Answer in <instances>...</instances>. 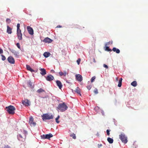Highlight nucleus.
I'll use <instances>...</instances> for the list:
<instances>
[{
	"label": "nucleus",
	"instance_id": "a878e982",
	"mask_svg": "<svg viewBox=\"0 0 148 148\" xmlns=\"http://www.w3.org/2000/svg\"><path fill=\"white\" fill-rule=\"evenodd\" d=\"M131 85L134 87H136L137 85V83L136 81H134L131 83Z\"/></svg>",
	"mask_w": 148,
	"mask_h": 148
},
{
	"label": "nucleus",
	"instance_id": "9b49d317",
	"mask_svg": "<svg viewBox=\"0 0 148 148\" xmlns=\"http://www.w3.org/2000/svg\"><path fill=\"white\" fill-rule=\"evenodd\" d=\"M76 79L78 81L81 82L82 80V77L80 74H77L75 75Z\"/></svg>",
	"mask_w": 148,
	"mask_h": 148
},
{
	"label": "nucleus",
	"instance_id": "f03ea898",
	"mask_svg": "<svg viewBox=\"0 0 148 148\" xmlns=\"http://www.w3.org/2000/svg\"><path fill=\"white\" fill-rule=\"evenodd\" d=\"M6 109L7 112L10 114H13L15 113L16 109L14 106L10 105L8 107H6Z\"/></svg>",
	"mask_w": 148,
	"mask_h": 148
},
{
	"label": "nucleus",
	"instance_id": "0eeeda50",
	"mask_svg": "<svg viewBox=\"0 0 148 148\" xmlns=\"http://www.w3.org/2000/svg\"><path fill=\"white\" fill-rule=\"evenodd\" d=\"M17 34L18 37V38L20 40H21L22 39V34L21 32V30H17Z\"/></svg>",
	"mask_w": 148,
	"mask_h": 148
},
{
	"label": "nucleus",
	"instance_id": "aec40b11",
	"mask_svg": "<svg viewBox=\"0 0 148 148\" xmlns=\"http://www.w3.org/2000/svg\"><path fill=\"white\" fill-rule=\"evenodd\" d=\"M7 32L9 34H11L12 33V28L9 27L8 26H7Z\"/></svg>",
	"mask_w": 148,
	"mask_h": 148
},
{
	"label": "nucleus",
	"instance_id": "7c9ffc66",
	"mask_svg": "<svg viewBox=\"0 0 148 148\" xmlns=\"http://www.w3.org/2000/svg\"><path fill=\"white\" fill-rule=\"evenodd\" d=\"M60 116L59 115H58V117H56V122L58 123H59L60 122V121H59L58 120L60 118Z\"/></svg>",
	"mask_w": 148,
	"mask_h": 148
},
{
	"label": "nucleus",
	"instance_id": "cd10ccee",
	"mask_svg": "<svg viewBox=\"0 0 148 148\" xmlns=\"http://www.w3.org/2000/svg\"><path fill=\"white\" fill-rule=\"evenodd\" d=\"M27 85L29 87H30L31 88L33 87L32 85V83L30 81H29L27 82Z\"/></svg>",
	"mask_w": 148,
	"mask_h": 148
},
{
	"label": "nucleus",
	"instance_id": "3c124183",
	"mask_svg": "<svg viewBox=\"0 0 148 148\" xmlns=\"http://www.w3.org/2000/svg\"><path fill=\"white\" fill-rule=\"evenodd\" d=\"M116 81H117L118 80V77H117V78H116Z\"/></svg>",
	"mask_w": 148,
	"mask_h": 148
},
{
	"label": "nucleus",
	"instance_id": "4468645a",
	"mask_svg": "<svg viewBox=\"0 0 148 148\" xmlns=\"http://www.w3.org/2000/svg\"><path fill=\"white\" fill-rule=\"evenodd\" d=\"M52 41V40L50 39V38L47 37L45 38L44 40H43V41L44 42H47L48 43H51V42Z\"/></svg>",
	"mask_w": 148,
	"mask_h": 148
},
{
	"label": "nucleus",
	"instance_id": "4c0bfd02",
	"mask_svg": "<svg viewBox=\"0 0 148 148\" xmlns=\"http://www.w3.org/2000/svg\"><path fill=\"white\" fill-rule=\"evenodd\" d=\"M1 56H2V60L4 61V60H5V59H6V58H5V56L4 55H1Z\"/></svg>",
	"mask_w": 148,
	"mask_h": 148
},
{
	"label": "nucleus",
	"instance_id": "1a4fd4ad",
	"mask_svg": "<svg viewBox=\"0 0 148 148\" xmlns=\"http://www.w3.org/2000/svg\"><path fill=\"white\" fill-rule=\"evenodd\" d=\"M7 60L8 62L11 64H14L15 63V60L14 58L12 56H9Z\"/></svg>",
	"mask_w": 148,
	"mask_h": 148
},
{
	"label": "nucleus",
	"instance_id": "9d476101",
	"mask_svg": "<svg viewBox=\"0 0 148 148\" xmlns=\"http://www.w3.org/2000/svg\"><path fill=\"white\" fill-rule=\"evenodd\" d=\"M27 29L30 34L33 35L34 34V30L32 28L29 26H28L27 27Z\"/></svg>",
	"mask_w": 148,
	"mask_h": 148
},
{
	"label": "nucleus",
	"instance_id": "473e14b6",
	"mask_svg": "<svg viewBox=\"0 0 148 148\" xmlns=\"http://www.w3.org/2000/svg\"><path fill=\"white\" fill-rule=\"evenodd\" d=\"M96 78L95 76L93 77L91 79V82H92L94 81L95 79Z\"/></svg>",
	"mask_w": 148,
	"mask_h": 148
},
{
	"label": "nucleus",
	"instance_id": "09e8293b",
	"mask_svg": "<svg viewBox=\"0 0 148 148\" xmlns=\"http://www.w3.org/2000/svg\"><path fill=\"white\" fill-rule=\"evenodd\" d=\"M51 72L52 73H54L55 72V71L54 70H51Z\"/></svg>",
	"mask_w": 148,
	"mask_h": 148
},
{
	"label": "nucleus",
	"instance_id": "5701e85b",
	"mask_svg": "<svg viewBox=\"0 0 148 148\" xmlns=\"http://www.w3.org/2000/svg\"><path fill=\"white\" fill-rule=\"evenodd\" d=\"M112 50L113 51L117 53H119L120 52V50L119 49H117L115 47L113 48Z\"/></svg>",
	"mask_w": 148,
	"mask_h": 148
},
{
	"label": "nucleus",
	"instance_id": "c03bdc74",
	"mask_svg": "<svg viewBox=\"0 0 148 148\" xmlns=\"http://www.w3.org/2000/svg\"><path fill=\"white\" fill-rule=\"evenodd\" d=\"M3 53V50L0 48V54L2 53Z\"/></svg>",
	"mask_w": 148,
	"mask_h": 148
},
{
	"label": "nucleus",
	"instance_id": "ea45409f",
	"mask_svg": "<svg viewBox=\"0 0 148 148\" xmlns=\"http://www.w3.org/2000/svg\"><path fill=\"white\" fill-rule=\"evenodd\" d=\"M80 61H81V59L80 58L78 59L77 60V62L78 65H79V64Z\"/></svg>",
	"mask_w": 148,
	"mask_h": 148
},
{
	"label": "nucleus",
	"instance_id": "72a5a7b5",
	"mask_svg": "<svg viewBox=\"0 0 148 148\" xmlns=\"http://www.w3.org/2000/svg\"><path fill=\"white\" fill-rule=\"evenodd\" d=\"M94 93L95 94H97L98 93V90L97 88H95L94 90Z\"/></svg>",
	"mask_w": 148,
	"mask_h": 148
},
{
	"label": "nucleus",
	"instance_id": "6e6552de",
	"mask_svg": "<svg viewBox=\"0 0 148 148\" xmlns=\"http://www.w3.org/2000/svg\"><path fill=\"white\" fill-rule=\"evenodd\" d=\"M22 103L26 106H28L30 105V102L27 99H25L22 101Z\"/></svg>",
	"mask_w": 148,
	"mask_h": 148
},
{
	"label": "nucleus",
	"instance_id": "2f4dec72",
	"mask_svg": "<svg viewBox=\"0 0 148 148\" xmlns=\"http://www.w3.org/2000/svg\"><path fill=\"white\" fill-rule=\"evenodd\" d=\"M87 88L89 90H90L91 88L92 85L90 84L87 85L86 86Z\"/></svg>",
	"mask_w": 148,
	"mask_h": 148
},
{
	"label": "nucleus",
	"instance_id": "de8ad7c7",
	"mask_svg": "<svg viewBox=\"0 0 148 148\" xmlns=\"http://www.w3.org/2000/svg\"><path fill=\"white\" fill-rule=\"evenodd\" d=\"M93 61L94 62H96V61H95V58H93Z\"/></svg>",
	"mask_w": 148,
	"mask_h": 148
},
{
	"label": "nucleus",
	"instance_id": "58836bf2",
	"mask_svg": "<svg viewBox=\"0 0 148 148\" xmlns=\"http://www.w3.org/2000/svg\"><path fill=\"white\" fill-rule=\"evenodd\" d=\"M6 21L8 23H9L11 22V20L9 18H7L6 20Z\"/></svg>",
	"mask_w": 148,
	"mask_h": 148
},
{
	"label": "nucleus",
	"instance_id": "49530a36",
	"mask_svg": "<svg viewBox=\"0 0 148 148\" xmlns=\"http://www.w3.org/2000/svg\"><path fill=\"white\" fill-rule=\"evenodd\" d=\"M62 27V26H61V25H58L56 27H57V28H61V27Z\"/></svg>",
	"mask_w": 148,
	"mask_h": 148
},
{
	"label": "nucleus",
	"instance_id": "39448f33",
	"mask_svg": "<svg viewBox=\"0 0 148 148\" xmlns=\"http://www.w3.org/2000/svg\"><path fill=\"white\" fill-rule=\"evenodd\" d=\"M119 137L120 139L123 143L125 144L127 143V137L125 136L124 133H121V134L119 135Z\"/></svg>",
	"mask_w": 148,
	"mask_h": 148
},
{
	"label": "nucleus",
	"instance_id": "423d86ee",
	"mask_svg": "<svg viewBox=\"0 0 148 148\" xmlns=\"http://www.w3.org/2000/svg\"><path fill=\"white\" fill-rule=\"evenodd\" d=\"M29 123L31 126H34L36 125V123L34 122V118L32 116L29 118Z\"/></svg>",
	"mask_w": 148,
	"mask_h": 148
},
{
	"label": "nucleus",
	"instance_id": "7ed1b4c3",
	"mask_svg": "<svg viewBox=\"0 0 148 148\" xmlns=\"http://www.w3.org/2000/svg\"><path fill=\"white\" fill-rule=\"evenodd\" d=\"M27 134V132L25 131H24L23 133L22 134H18L17 136L18 139L19 140L23 141L25 140L26 138V135Z\"/></svg>",
	"mask_w": 148,
	"mask_h": 148
},
{
	"label": "nucleus",
	"instance_id": "bb28decb",
	"mask_svg": "<svg viewBox=\"0 0 148 148\" xmlns=\"http://www.w3.org/2000/svg\"><path fill=\"white\" fill-rule=\"evenodd\" d=\"M45 90L41 88H40L39 89L37 90V92L38 93H40L43 92H45Z\"/></svg>",
	"mask_w": 148,
	"mask_h": 148
},
{
	"label": "nucleus",
	"instance_id": "f257e3e1",
	"mask_svg": "<svg viewBox=\"0 0 148 148\" xmlns=\"http://www.w3.org/2000/svg\"><path fill=\"white\" fill-rule=\"evenodd\" d=\"M68 108V107L64 102L59 104L57 108V110L59 111L63 112L66 110Z\"/></svg>",
	"mask_w": 148,
	"mask_h": 148
},
{
	"label": "nucleus",
	"instance_id": "393cba45",
	"mask_svg": "<svg viewBox=\"0 0 148 148\" xmlns=\"http://www.w3.org/2000/svg\"><path fill=\"white\" fill-rule=\"evenodd\" d=\"M123 79L122 78H121L119 80V84H118V86L119 87H120L122 85V82Z\"/></svg>",
	"mask_w": 148,
	"mask_h": 148
},
{
	"label": "nucleus",
	"instance_id": "37998d69",
	"mask_svg": "<svg viewBox=\"0 0 148 148\" xmlns=\"http://www.w3.org/2000/svg\"><path fill=\"white\" fill-rule=\"evenodd\" d=\"M102 145L101 144H98V147L99 148L100 147L102 146Z\"/></svg>",
	"mask_w": 148,
	"mask_h": 148
},
{
	"label": "nucleus",
	"instance_id": "8fccbe9b",
	"mask_svg": "<svg viewBox=\"0 0 148 148\" xmlns=\"http://www.w3.org/2000/svg\"><path fill=\"white\" fill-rule=\"evenodd\" d=\"M66 82L69 83V84H70V82H69L68 81H66Z\"/></svg>",
	"mask_w": 148,
	"mask_h": 148
},
{
	"label": "nucleus",
	"instance_id": "dca6fc26",
	"mask_svg": "<svg viewBox=\"0 0 148 148\" xmlns=\"http://www.w3.org/2000/svg\"><path fill=\"white\" fill-rule=\"evenodd\" d=\"M68 73L66 71H64V72L63 73L62 72H59V74L61 76H66V75L68 74Z\"/></svg>",
	"mask_w": 148,
	"mask_h": 148
},
{
	"label": "nucleus",
	"instance_id": "f3484780",
	"mask_svg": "<svg viewBox=\"0 0 148 148\" xmlns=\"http://www.w3.org/2000/svg\"><path fill=\"white\" fill-rule=\"evenodd\" d=\"M110 43V42H107L105 45V46H106V48L105 49V50L106 51H111L112 50L110 49L109 48V47H106L107 45H108Z\"/></svg>",
	"mask_w": 148,
	"mask_h": 148
},
{
	"label": "nucleus",
	"instance_id": "a18cd8bd",
	"mask_svg": "<svg viewBox=\"0 0 148 148\" xmlns=\"http://www.w3.org/2000/svg\"><path fill=\"white\" fill-rule=\"evenodd\" d=\"M4 148H11L8 145H7L4 147Z\"/></svg>",
	"mask_w": 148,
	"mask_h": 148
},
{
	"label": "nucleus",
	"instance_id": "4be33fe9",
	"mask_svg": "<svg viewBox=\"0 0 148 148\" xmlns=\"http://www.w3.org/2000/svg\"><path fill=\"white\" fill-rule=\"evenodd\" d=\"M53 136L52 134L51 133H49L48 134H46L45 137L46 139H49L50 138L53 137Z\"/></svg>",
	"mask_w": 148,
	"mask_h": 148
},
{
	"label": "nucleus",
	"instance_id": "2eb2a0df",
	"mask_svg": "<svg viewBox=\"0 0 148 148\" xmlns=\"http://www.w3.org/2000/svg\"><path fill=\"white\" fill-rule=\"evenodd\" d=\"M40 70L41 71L40 73L42 75H44L46 74V71L44 69L41 68L40 69Z\"/></svg>",
	"mask_w": 148,
	"mask_h": 148
},
{
	"label": "nucleus",
	"instance_id": "b1692460",
	"mask_svg": "<svg viewBox=\"0 0 148 148\" xmlns=\"http://www.w3.org/2000/svg\"><path fill=\"white\" fill-rule=\"evenodd\" d=\"M107 140L108 142L110 144H112L113 143V140L112 138L108 137L107 138Z\"/></svg>",
	"mask_w": 148,
	"mask_h": 148
},
{
	"label": "nucleus",
	"instance_id": "c85d7f7f",
	"mask_svg": "<svg viewBox=\"0 0 148 148\" xmlns=\"http://www.w3.org/2000/svg\"><path fill=\"white\" fill-rule=\"evenodd\" d=\"M70 136L72 137V138L74 139H76V138L75 134L74 133L71 134L70 135Z\"/></svg>",
	"mask_w": 148,
	"mask_h": 148
},
{
	"label": "nucleus",
	"instance_id": "79ce46f5",
	"mask_svg": "<svg viewBox=\"0 0 148 148\" xmlns=\"http://www.w3.org/2000/svg\"><path fill=\"white\" fill-rule=\"evenodd\" d=\"M103 66L104 67L106 68V69L108 68V66L107 65H106V64H103Z\"/></svg>",
	"mask_w": 148,
	"mask_h": 148
},
{
	"label": "nucleus",
	"instance_id": "f8f14e48",
	"mask_svg": "<svg viewBox=\"0 0 148 148\" xmlns=\"http://www.w3.org/2000/svg\"><path fill=\"white\" fill-rule=\"evenodd\" d=\"M54 79V77L53 76L51 75H49L47 76L46 77V80L49 81L53 80Z\"/></svg>",
	"mask_w": 148,
	"mask_h": 148
},
{
	"label": "nucleus",
	"instance_id": "ddd939ff",
	"mask_svg": "<svg viewBox=\"0 0 148 148\" xmlns=\"http://www.w3.org/2000/svg\"><path fill=\"white\" fill-rule=\"evenodd\" d=\"M56 83L59 89H61L62 88V85L61 82L59 80H57L56 81Z\"/></svg>",
	"mask_w": 148,
	"mask_h": 148
},
{
	"label": "nucleus",
	"instance_id": "f704fd0d",
	"mask_svg": "<svg viewBox=\"0 0 148 148\" xmlns=\"http://www.w3.org/2000/svg\"><path fill=\"white\" fill-rule=\"evenodd\" d=\"M110 130H106L107 134L108 136H109L110 134Z\"/></svg>",
	"mask_w": 148,
	"mask_h": 148
},
{
	"label": "nucleus",
	"instance_id": "c756f323",
	"mask_svg": "<svg viewBox=\"0 0 148 148\" xmlns=\"http://www.w3.org/2000/svg\"><path fill=\"white\" fill-rule=\"evenodd\" d=\"M12 53H14V54L16 56H18V53L15 50H12L11 51Z\"/></svg>",
	"mask_w": 148,
	"mask_h": 148
},
{
	"label": "nucleus",
	"instance_id": "a211bd4d",
	"mask_svg": "<svg viewBox=\"0 0 148 148\" xmlns=\"http://www.w3.org/2000/svg\"><path fill=\"white\" fill-rule=\"evenodd\" d=\"M75 92L78 94H79L80 96L81 95V94L80 93V89L78 87H77L75 89Z\"/></svg>",
	"mask_w": 148,
	"mask_h": 148
},
{
	"label": "nucleus",
	"instance_id": "6ab92c4d",
	"mask_svg": "<svg viewBox=\"0 0 148 148\" xmlns=\"http://www.w3.org/2000/svg\"><path fill=\"white\" fill-rule=\"evenodd\" d=\"M26 67L27 68V69L30 71L31 72H34V71L30 67V66L28 65H26Z\"/></svg>",
	"mask_w": 148,
	"mask_h": 148
},
{
	"label": "nucleus",
	"instance_id": "412c9836",
	"mask_svg": "<svg viewBox=\"0 0 148 148\" xmlns=\"http://www.w3.org/2000/svg\"><path fill=\"white\" fill-rule=\"evenodd\" d=\"M51 54L50 53L48 52H45L43 54V55L45 58H47Z\"/></svg>",
	"mask_w": 148,
	"mask_h": 148
},
{
	"label": "nucleus",
	"instance_id": "20e7f679",
	"mask_svg": "<svg viewBox=\"0 0 148 148\" xmlns=\"http://www.w3.org/2000/svg\"><path fill=\"white\" fill-rule=\"evenodd\" d=\"M42 119L43 121L47 120H49L51 119H53V116L52 115H50L49 113L44 114L41 116Z\"/></svg>",
	"mask_w": 148,
	"mask_h": 148
},
{
	"label": "nucleus",
	"instance_id": "a19ab883",
	"mask_svg": "<svg viewBox=\"0 0 148 148\" xmlns=\"http://www.w3.org/2000/svg\"><path fill=\"white\" fill-rule=\"evenodd\" d=\"M16 46L19 49H21V48H20V44L19 43H17L16 44Z\"/></svg>",
	"mask_w": 148,
	"mask_h": 148
},
{
	"label": "nucleus",
	"instance_id": "c9c22d12",
	"mask_svg": "<svg viewBox=\"0 0 148 148\" xmlns=\"http://www.w3.org/2000/svg\"><path fill=\"white\" fill-rule=\"evenodd\" d=\"M20 25L19 23H18L17 25V30H21L20 29Z\"/></svg>",
	"mask_w": 148,
	"mask_h": 148
},
{
	"label": "nucleus",
	"instance_id": "e433bc0d",
	"mask_svg": "<svg viewBox=\"0 0 148 148\" xmlns=\"http://www.w3.org/2000/svg\"><path fill=\"white\" fill-rule=\"evenodd\" d=\"M45 136H46V134H45V135L43 134L42 135H41V138L43 139H46Z\"/></svg>",
	"mask_w": 148,
	"mask_h": 148
}]
</instances>
